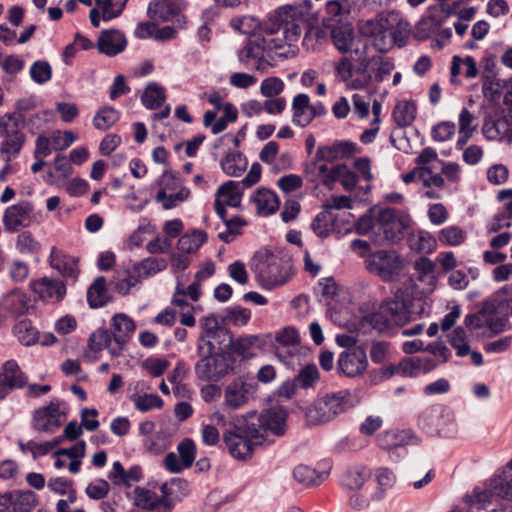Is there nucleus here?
<instances>
[{"mask_svg":"<svg viewBox=\"0 0 512 512\" xmlns=\"http://www.w3.org/2000/svg\"><path fill=\"white\" fill-rule=\"evenodd\" d=\"M291 9H279L275 21L266 23L257 32L249 36L248 42L239 53L242 62L250 59L256 60L255 69L264 71L270 63L265 59V54H272L288 58L295 55L296 43L301 37V29L293 19Z\"/></svg>","mask_w":512,"mask_h":512,"instance_id":"nucleus-1","label":"nucleus"},{"mask_svg":"<svg viewBox=\"0 0 512 512\" xmlns=\"http://www.w3.org/2000/svg\"><path fill=\"white\" fill-rule=\"evenodd\" d=\"M362 34L372 37L374 47L387 51L393 44L403 46L410 33V25L403 20L398 12L383 13L376 21H366L361 24Z\"/></svg>","mask_w":512,"mask_h":512,"instance_id":"nucleus-2","label":"nucleus"},{"mask_svg":"<svg viewBox=\"0 0 512 512\" xmlns=\"http://www.w3.org/2000/svg\"><path fill=\"white\" fill-rule=\"evenodd\" d=\"M135 330L133 320L120 313L111 319L110 330L99 329L90 336V346L94 350L108 349L111 355L119 356Z\"/></svg>","mask_w":512,"mask_h":512,"instance_id":"nucleus-3","label":"nucleus"},{"mask_svg":"<svg viewBox=\"0 0 512 512\" xmlns=\"http://www.w3.org/2000/svg\"><path fill=\"white\" fill-rule=\"evenodd\" d=\"M253 266L259 284L265 289H272L285 284L292 274L290 260L278 254L258 253L255 256Z\"/></svg>","mask_w":512,"mask_h":512,"instance_id":"nucleus-4","label":"nucleus"},{"mask_svg":"<svg viewBox=\"0 0 512 512\" xmlns=\"http://www.w3.org/2000/svg\"><path fill=\"white\" fill-rule=\"evenodd\" d=\"M223 440L230 454L243 460L252 455L255 446L262 444L255 421H248L246 417L237 419L233 428L224 432Z\"/></svg>","mask_w":512,"mask_h":512,"instance_id":"nucleus-5","label":"nucleus"},{"mask_svg":"<svg viewBox=\"0 0 512 512\" xmlns=\"http://www.w3.org/2000/svg\"><path fill=\"white\" fill-rule=\"evenodd\" d=\"M234 363L229 351H218L216 355L199 357L194 367L195 375L202 381L217 382L233 370Z\"/></svg>","mask_w":512,"mask_h":512,"instance_id":"nucleus-6","label":"nucleus"},{"mask_svg":"<svg viewBox=\"0 0 512 512\" xmlns=\"http://www.w3.org/2000/svg\"><path fill=\"white\" fill-rule=\"evenodd\" d=\"M287 410L275 405L263 410L259 415L252 413L246 418L248 421H255L257 430L260 431L262 443L269 434L280 437L283 436L287 429Z\"/></svg>","mask_w":512,"mask_h":512,"instance_id":"nucleus-7","label":"nucleus"},{"mask_svg":"<svg viewBox=\"0 0 512 512\" xmlns=\"http://www.w3.org/2000/svg\"><path fill=\"white\" fill-rule=\"evenodd\" d=\"M365 265L370 273L383 281H391L400 274L403 260L393 250H379L366 258Z\"/></svg>","mask_w":512,"mask_h":512,"instance_id":"nucleus-8","label":"nucleus"},{"mask_svg":"<svg viewBox=\"0 0 512 512\" xmlns=\"http://www.w3.org/2000/svg\"><path fill=\"white\" fill-rule=\"evenodd\" d=\"M368 64V60L362 58L359 60L358 66L355 67L350 57L343 56L335 65V73L348 88L362 89L372 80V76L368 71Z\"/></svg>","mask_w":512,"mask_h":512,"instance_id":"nucleus-9","label":"nucleus"},{"mask_svg":"<svg viewBox=\"0 0 512 512\" xmlns=\"http://www.w3.org/2000/svg\"><path fill=\"white\" fill-rule=\"evenodd\" d=\"M411 219L408 215H397L392 208H379L378 211V236L379 241H399L404 231L410 226Z\"/></svg>","mask_w":512,"mask_h":512,"instance_id":"nucleus-10","label":"nucleus"},{"mask_svg":"<svg viewBox=\"0 0 512 512\" xmlns=\"http://www.w3.org/2000/svg\"><path fill=\"white\" fill-rule=\"evenodd\" d=\"M498 496L505 499H512V477L505 474V477L495 479L490 490H474L471 495L465 497L466 503L477 510L485 508L491 502V497Z\"/></svg>","mask_w":512,"mask_h":512,"instance_id":"nucleus-11","label":"nucleus"},{"mask_svg":"<svg viewBox=\"0 0 512 512\" xmlns=\"http://www.w3.org/2000/svg\"><path fill=\"white\" fill-rule=\"evenodd\" d=\"M66 414L58 400L51 401L47 406L37 409L33 416V427L40 432L53 433L65 420Z\"/></svg>","mask_w":512,"mask_h":512,"instance_id":"nucleus-12","label":"nucleus"},{"mask_svg":"<svg viewBox=\"0 0 512 512\" xmlns=\"http://www.w3.org/2000/svg\"><path fill=\"white\" fill-rule=\"evenodd\" d=\"M34 206L29 201H20L7 207L3 213V227L6 232L15 233L32 223Z\"/></svg>","mask_w":512,"mask_h":512,"instance_id":"nucleus-13","label":"nucleus"},{"mask_svg":"<svg viewBox=\"0 0 512 512\" xmlns=\"http://www.w3.org/2000/svg\"><path fill=\"white\" fill-rule=\"evenodd\" d=\"M243 192L241 183L232 180L218 187L215 194L214 210L220 219H224L226 206L237 208L241 205Z\"/></svg>","mask_w":512,"mask_h":512,"instance_id":"nucleus-14","label":"nucleus"},{"mask_svg":"<svg viewBox=\"0 0 512 512\" xmlns=\"http://www.w3.org/2000/svg\"><path fill=\"white\" fill-rule=\"evenodd\" d=\"M338 370L348 377H356L365 372L368 367L366 352L361 347L343 351L337 361Z\"/></svg>","mask_w":512,"mask_h":512,"instance_id":"nucleus-15","label":"nucleus"},{"mask_svg":"<svg viewBox=\"0 0 512 512\" xmlns=\"http://www.w3.org/2000/svg\"><path fill=\"white\" fill-rule=\"evenodd\" d=\"M181 0H156L149 4L147 14L153 21H175L181 28L183 25Z\"/></svg>","mask_w":512,"mask_h":512,"instance_id":"nucleus-16","label":"nucleus"},{"mask_svg":"<svg viewBox=\"0 0 512 512\" xmlns=\"http://www.w3.org/2000/svg\"><path fill=\"white\" fill-rule=\"evenodd\" d=\"M31 289L39 298L47 303H58L66 294V286L63 281L49 277H42L30 282Z\"/></svg>","mask_w":512,"mask_h":512,"instance_id":"nucleus-17","label":"nucleus"},{"mask_svg":"<svg viewBox=\"0 0 512 512\" xmlns=\"http://www.w3.org/2000/svg\"><path fill=\"white\" fill-rule=\"evenodd\" d=\"M26 382L27 378L17 362L6 361L0 371V400L5 399L12 389L24 387Z\"/></svg>","mask_w":512,"mask_h":512,"instance_id":"nucleus-18","label":"nucleus"},{"mask_svg":"<svg viewBox=\"0 0 512 512\" xmlns=\"http://www.w3.org/2000/svg\"><path fill=\"white\" fill-rule=\"evenodd\" d=\"M128 0H95L96 7L90 10L89 17L94 27L100 20L109 21L121 15Z\"/></svg>","mask_w":512,"mask_h":512,"instance_id":"nucleus-19","label":"nucleus"},{"mask_svg":"<svg viewBox=\"0 0 512 512\" xmlns=\"http://www.w3.org/2000/svg\"><path fill=\"white\" fill-rule=\"evenodd\" d=\"M510 289L507 287H502L499 289L493 299L494 311L487 316L486 319V327L494 334L502 333L511 328L508 313L502 311L501 297L502 294H507Z\"/></svg>","mask_w":512,"mask_h":512,"instance_id":"nucleus-20","label":"nucleus"},{"mask_svg":"<svg viewBox=\"0 0 512 512\" xmlns=\"http://www.w3.org/2000/svg\"><path fill=\"white\" fill-rule=\"evenodd\" d=\"M50 266L63 277L76 280L79 274L78 259L65 254L62 250L52 247L49 256Z\"/></svg>","mask_w":512,"mask_h":512,"instance_id":"nucleus-21","label":"nucleus"},{"mask_svg":"<svg viewBox=\"0 0 512 512\" xmlns=\"http://www.w3.org/2000/svg\"><path fill=\"white\" fill-rule=\"evenodd\" d=\"M223 115L217 119V111H206L203 116V125L210 127L212 134L223 132L229 123H234L238 118V110L232 103L223 107Z\"/></svg>","mask_w":512,"mask_h":512,"instance_id":"nucleus-22","label":"nucleus"},{"mask_svg":"<svg viewBox=\"0 0 512 512\" xmlns=\"http://www.w3.org/2000/svg\"><path fill=\"white\" fill-rule=\"evenodd\" d=\"M410 305V300L403 298L399 294H396L393 299L384 302L385 311H387L393 326H403L412 319Z\"/></svg>","mask_w":512,"mask_h":512,"instance_id":"nucleus-23","label":"nucleus"},{"mask_svg":"<svg viewBox=\"0 0 512 512\" xmlns=\"http://www.w3.org/2000/svg\"><path fill=\"white\" fill-rule=\"evenodd\" d=\"M127 40L124 34L118 30H104L101 32L97 47L107 56H115L125 50Z\"/></svg>","mask_w":512,"mask_h":512,"instance_id":"nucleus-24","label":"nucleus"},{"mask_svg":"<svg viewBox=\"0 0 512 512\" xmlns=\"http://www.w3.org/2000/svg\"><path fill=\"white\" fill-rule=\"evenodd\" d=\"M355 150V143L351 141H337L332 145L318 147L316 158L317 160L331 163L353 155Z\"/></svg>","mask_w":512,"mask_h":512,"instance_id":"nucleus-25","label":"nucleus"},{"mask_svg":"<svg viewBox=\"0 0 512 512\" xmlns=\"http://www.w3.org/2000/svg\"><path fill=\"white\" fill-rule=\"evenodd\" d=\"M293 123L305 127L317 116V107L310 105V99L307 94H298L292 102Z\"/></svg>","mask_w":512,"mask_h":512,"instance_id":"nucleus-26","label":"nucleus"},{"mask_svg":"<svg viewBox=\"0 0 512 512\" xmlns=\"http://www.w3.org/2000/svg\"><path fill=\"white\" fill-rule=\"evenodd\" d=\"M249 391V384L241 379H236L229 383L224 390L225 404L232 408L238 409L248 401L247 393Z\"/></svg>","mask_w":512,"mask_h":512,"instance_id":"nucleus-27","label":"nucleus"},{"mask_svg":"<svg viewBox=\"0 0 512 512\" xmlns=\"http://www.w3.org/2000/svg\"><path fill=\"white\" fill-rule=\"evenodd\" d=\"M252 202L256 205V210L260 215L273 214L279 207L277 195L265 188L256 190L251 196Z\"/></svg>","mask_w":512,"mask_h":512,"instance_id":"nucleus-28","label":"nucleus"},{"mask_svg":"<svg viewBox=\"0 0 512 512\" xmlns=\"http://www.w3.org/2000/svg\"><path fill=\"white\" fill-rule=\"evenodd\" d=\"M508 122L504 118L494 120L485 118L482 127L483 135L489 140L506 138L508 142H512V135L508 133Z\"/></svg>","mask_w":512,"mask_h":512,"instance_id":"nucleus-29","label":"nucleus"},{"mask_svg":"<svg viewBox=\"0 0 512 512\" xmlns=\"http://www.w3.org/2000/svg\"><path fill=\"white\" fill-rule=\"evenodd\" d=\"M2 306L12 315L20 316L28 311L29 298L24 292L14 290L3 299Z\"/></svg>","mask_w":512,"mask_h":512,"instance_id":"nucleus-30","label":"nucleus"},{"mask_svg":"<svg viewBox=\"0 0 512 512\" xmlns=\"http://www.w3.org/2000/svg\"><path fill=\"white\" fill-rule=\"evenodd\" d=\"M87 301L91 308H99L107 304L109 295L104 277H97L89 287Z\"/></svg>","mask_w":512,"mask_h":512,"instance_id":"nucleus-31","label":"nucleus"},{"mask_svg":"<svg viewBox=\"0 0 512 512\" xmlns=\"http://www.w3.org/2000/svg\"><path fill=\"white\" fill-rule=\"evenodd\" d=\"M5 503H13L16 512H29L36 504V495L32 491L3 494Z\"/></svg>","mask_w":512,"mask_h":512,"instance_id":"nucleus-32","label":"nucleus"},{"mask_svg":"<svg viewBox=\"0 0 512 512\" xmlns=\"http://www.w3.org/2000/svg\"><path fill=\"white\" fill-rule=\"evenodd\" d=\"M306 418L310 424L318 425L330 422L335 417L322 397L307 409Z\"/></svg>","mask_w":512,"mask_h":512,"instance_id":"nucleus-33","label":"nucleus"},{"mask_svg":"<svg viewBox=\"0 0 512 512\" xmlns=\"http://www.w3.org/2000/svg\"><path fill=\"white\" fill-rule=\"evenodd\" d=\"M25 125V118L19 113H6L0 120V131L2 137L25 135L22 129Z\"/></svg>","mask_w":512,"mask_h":512,"instance_id":"nucleus-34","label":"nucleus"},{"mask_svg":"<svg viewBox=\"0 0 512 512\" xmlns=\"http://www.w3.org/2000/svg\"><path fill=\"white\" fill-rule=\"evenodd\" d=\"M281 9H291L292 15L289 17V20L293 19V21L297 22L300 26L301 32L305 30V35L302 40V45L307 50H314L316 44L319 40L323 39L324 32L317 27H308L302 20L294 18L296 15V10L292 7H282Z\"/></svg>","mask_w":512,"mask_h":512,"instance_id":"nucleus-35","label":"nucleus"},{"mask_svg":"<svg viewBox=\"0 0 512 512\" xmlns=\"http://www.w3.org/2000/svg\"><path fill=\"white\" fill-rule=\"evenodd\" d=\"M417 108L411 101H400L393 110V118L400 127L410 125L416 117Z\"/></svg>","mask_w":512,"mask_h":512,"instance_id":"nucleus-36","label":"nucleus"},{"mask_svg":"<svg viewBox=\"0 0 512 512\" xmlns=\"http://www.w3.org/2000/svg\"><path fill=\"white\" fill-rule=\"evenodd\" d=\"M331 36L333 44L339 52L348 53L352 51L354 43V32L352 28L347 26L333 28Z\"/></svg>","mask_w":512,"mask_h":512,"instance_id":"nucleus-37","label":"nucleus"},{"mask_svg":"<svg viewBox=\"0 0 512 512\" xmlns=\"http://www.w3.org/2000/svg\"><path fill=\"white\" fill-rule=\"evenodd\" d=\"M247 161L241 153H229L221 161L224 173L231 177H238L245 171Z\"/></svg>","mask_w":512,"mask_h":512,"instance_id":"nucleus-38","label":"nucleus"},{"mask_svg":"<svg viewBox=\"0 0 512 512\" xmlns=\"http://www.w3.org/2000/svg\"><path fill=\"white\" fill-rule=\"evenodd\" d=\"M14 334L25 346L34 345L38 341V331L29 320H21L14 326Z\"/></svg>","mask_w":512,"mask_h":512,"instance_id":"nucleus-39","label":"nucleus"},{"mask_svg":"<svg viewBox=\"0 0 512 512\" xmlns=\"http://www.w3.org/2000/svg\"><path fill=\"white\" fill-rule=\"evenodd\" d=\"M143 105L148 109H156L165 101L164 89L156 83H150L141 96Z\"/></svg>","mask_w":512,"mask_h":512,"instance_id":"nucleus-40","label":"nucleus"},{"mask_svg":"<svg viewBox=\"0 0 512 512\" xmlns=\"http://www.w3.org/2000/svg\"><path fill=\"white\" fill-rule=\"evenodd\" d=\"M206 241V233L194 230L180 237L178 241V249L185 253H193Z\"/></svg>","mask_w":512,"mask_h":512,"instance_id":"nucleus-41","label":"nucleus"},{"mask_svg":"<svg viewBox=\"0 0 512 512\" xmlns=\"http://www.w3.org/2000/svg\"><path fill=\"white\" fill-rule=\"evenodd\" d=\"M189 195L190 190L186 187H181L176 193H164L163 191H158L155 200L158 203H161L165 210H169L176 207L179 203L187 200Z\"/></svg>","mask_w":512,"mask_h":512,"instance_id":"nucleus-42","label":"nucleus"},{"mask_svg":"<svg viewBox=\"0 0 512 512\" xmlns=\"http://www.w3.org/2000/svg\"><path fill=\"white\" fill-rule=\"evenodd\" d=\"M133 266L135 273H139L143 279L164 270L167 263L164 259L149 257L134 264Z\"/></svg>","mask_w":512,"mask_h":512,"instance_id":"nucleus-43","label":"nucleus"},{"mask_svg":"<svg viewBox=\"0 0 512 512\" xmlns=\"http://www.w3.org/2000/svg\"><path fill=\"white\" fill-rule=\"evenodd\" d=\"M409 246L414 251L430 253L436 247V240L430 233L419 231L417 234L410 237Z\"/></svg>","mask_w":512,"mask_h":512,"instance_id":"nucleus-44","label":"nucleus"},{"mask_svg":"<svg viewBox=\"0 0 512 512\" xmlns=\"http://www.w3.org/2000/svg\"><path fill=\"white\" fill-rule=\"evenodd\" d=\"M16 249L21 254L33 255L40 252L41 244L30 231H22L16 238Z\"/></svg>","mask_w":512,"mask_h":512,"instance_id":"nucleus-45","label":"nucleus"},{"mask_svg":"<svg viewBox=\"0 0 512 512\" xmlns=\"http://www.w3.org/2000/svg\"><path fill=\"white\" fill-rule=\"evenodd\" d=\"M119 119V112L112 107L101 108L93 118V125L98 130L109 129Z\"/></svg>","mask_w":512,"mask_h":512,"instance_id":"nucleus-46","label":"nucleus"},{"mask_svg":"<svg viewBox=\"0 0 512 512\" xmlns=\"http://www.w3.org/2000/svg\"><path fill=\"white\" fill-rule=\"evenodd\" d=\"M378 211L379 208H373L369 213L361 216L356 224V231L360 235H366L370 232L378 236Z\"/></svg>","mask_w":512,"mask_h":512,"instance_id":"nucleus-47","label":"nucleus"},{"mask_svg":"<svg viewBox=\"0 0 512 512\" xmlns=\"http://www.w3.org/2000/svg\"><path fill=\"white\" fill-rule=\"evenodd\" d=\"M494 311L493 301H485L478 313L465 317V325L471 329H480L486 326V319Z\"/></svg>","mask_w":512,"mask_h":512,"instance_id":"nucleus-48","label":"nucleus"},{"mask_svg":"<svg viewBox=\"0 0 512 512\" xmlns=\"http://www.w3.org/2000/svg\"><path fill=\"white\" fill-rule=\"evenodd\" d=\"M324 401L327 402L328 407L334 417L343 413L349 402V393L347 391H339L336 393L328 394L323 397Z\"/></svg>","mask_w":512,"mask_h":512,"instance_id":"nucleus-49","label":"nucleus"},{"mask_svg":"<svg viewBox=\"0 0 512 512\" xmlns=\"http://www.w3.org/2000/svg\"><path fill=\"white\" fill-rule=\"evenodd\" d=\"M225 225V230L219 232L218 238L225 243H229L234 240L236 236L240 234V228L245 225V222L239 217H233L231 219H221Z\"/></svg>","mask_w":512,"mask_h":512,"instance_id":"nucleus-50","label":"nucleus"},{"mask_svg":"<svg viewBox=\"0 0 512 512\" xmlns=\"http://www.w3.org/2000/svg\"><path fill=\"white\" fill-rule=\"evenodd\" d=\"M4 140L1 143L0 151L2 154H6L8 156V160L11 157L17 156L26 140L25 135H15V136H4Z\"/></svg>","mask_w":512,"mask_h":512,"instance_id":"nucleus-51","label":"nucleus"},{"mask_svg":"<svg viewBox=\"0 0 512 512\" xmlns=\"http://www.w3.org/2000/svg\"><path fill=\"white\" fill-rule=\"evenodd\" d=\"M367 320L379 332L387 331L393 326L387 311H385L384 303L379 306L378 310L369 314Z\"/></svg>","mask_w":512,"mask_h":512,"instance_id":"nucleus-52","label":"nucleus"},{"mask_svg":"<svg viewBox=\"0 0 512 512\" xmlns=\"http://www.w3.org/2000/svg\"><path fill=\"white\" fill-rule=\"evenodd\" d=\"M131 399L141 412H148L154 408L160 409L163 406V400L155 394L133 395Z\"/></svg>","mask_w":512,"mask_h":512,"instance_id":"nucleus-53","label":"nucleus"},{"mask_svg":"<svg viewBox=\"0 0 512 512\" xmlns=\"http://www.w3.org/2000/svg\"><path fill=\"white\" fill-rule=\"evenodd\" d=\"M293 477L297 482L306 486L318 485L322 481L321 476L306 465H298L293 470Z\"/></svg>","mask_w":512,"mask_h":512,"instance_id":"nucleus-54","label":"nucleus"},{"mask_svg":"<svg viewBox=\"0 0 512 512\" xmlns=\"http://www.w3.org/2000/svg\"><path fill=\"white\" fill-rule=\"evenodd\" d=\"M134 495V503L140 508L152 510L158 505L157 495L148 489L136 487Z\"/></svg>","mask_w":512,"mask_h":512,"instance_id":"nucleus-55","label":"nucleus"},{"mask_svg":"<svg viewBox=\"0 0 512 512\" xmlns=\"http://www.w3.org/2000/svg\"><path fill=\"white\" fill-rule=\"evenodd\" d=\"M327 163L317 160L316 157L307 162L304 166V173L308 181L312 183L321 182L328 169Z\"/></svg>","mask_w":512,"mask_h":512,"instance_id":"nucleus-56","label":"nucleus"},{"mask_svg":"<svg viewBox=\"0 0 512 512\" xmlns=\"http://www.w3.org/2000/svg\"><path fill=\"white\" fill-rule=\"evenodd\" d=\"M177 452L182 466L190 468L195 460L196 446L193 440L184 439L177 446Z\"/></svg>","mask_w":512,"mask_h":512,"instance_id":"nucleus-57","label":"nucleus"},{"mask_svg":"<svg viewBox=\"0 0 512 512\" xmlns=\"http://www.w3.org/2000/svg\"><path fill=\"white\" fill-rule=\"evenodd\" d=\"M30 76L38 84L48 82L52 77V68L46 61H36L30 67Z\"/></svg>","mask_w":512,"mask_h":512,"instance_id":"nucleus-58","label":"nucleus"},{"mask_svg":"<svg viewBox=\"0 0 512 512\" xmlns=\"http://www.w3.org/2000/svg\"><path fill=\"white\" fill-rule=\"evenodd\" d=\"M465 239L464 232L457 226L443 228L439 234V241L449 246L461 244Z\"/></svg>","mask_w":512,"mask_h":512,"instance_id":"nucleus-59","label":"nucleus"},{"mask_svg":"<svg viewBox=\"0 0 512 512\" xmlns=\"http://www.w3.org/2000/svg\"><path fill=\"white\" fill-rule=\"evenodd\" d=\"M208 338H213L218 347V351H229L233 344V336L226 328L221 327L207 334Z\"/></svg>","mask_w":512,"mask_h":512,"instance_id":"nucleus-60","label":"nucleus"},{"mask_svg":"<svg viewBox=\"0 0 512 512\" xmlns=\"http://www.w3.org/2000/svg\"><path fill=\"white\" fill-rule=\"evenodd\" d=\"M284 90V82L278 77H268L261 82L260 92L267 98L277 97Z\"/></svg>","mask_w":512,"mask_h":512,"instance_id":"nucleus-61","label":"nucleus"},{"mask_svg":"<svg viewBox=\"0 0 512 512\" xmlns=\"http://www.w3.org/2000/svg\"><path fill=\"white\" fill-rule=\"evenodd\" d=\"M147 451L153 454L164 452L170 446L169 437L164 432H157L144 443Z\"/></svg>","mask_w":512,"mask_h":512,"instance_id":"nucleus-62","label":"nucleus"},{"mask_svg":"<svg viewBox=\"0 0 512 512\" xmlns=\"http://www.w3.org/2000/svg\"><path fill=\"white\" fill-rule=\"evenodd\" d=\"M169 366V361L162 358H147L142 362L143 369L152 377H160Z\"/></svg>","mask_w":512,"mask_h":512,"instance_id":"nucleus-63","label":"nucleus"},{"mask_svg":"<svg viewBox=\"0 0 512 512\" xmlns=\"http://www.w3.org/2000/svg\"><path fill=\"white\" fill-rule=\"evenodd\" d=\"M275 341L283 346H294L300 343V335L296 328L286 326L276 332Z\"/></svg>","mask_w":512,"mask_h":512,"instance_id":"nucleus-64","label":"nucleus"}]
</instances>
